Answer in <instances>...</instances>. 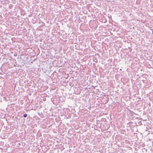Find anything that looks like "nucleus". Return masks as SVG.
<instances>
[{"instance_id": "obj_1", "label": "nucleus", "mask_w": 153, "mask_h": 153, "mask_svg": "<svg viewBox=\"0 0 153 153\" xmlns=\"http://www.w3.org/2000/svg\"><path fill=\"white\" fill-rule=\"evenodd\" d=\"M27 116V114H25L23 115V117H26Z\"/></svg>"}, {"instance_id": "obj_2", "label": "nucleus", "mask_w": 153, "mask_h": 153, "mask_svg": "<svg viewBox=\"0 0 153 153\" xmlns=\"http://www.w3.org/2000/svg\"><path fill=\"white\" fill-rule=\"evenodd\" d=\"M152 33H153V31H152Z\"/></svg>"}, {"instance_id": "obj_3", "label": "nucleus", "mask_w": 153, "mask_h": 153, "mask_svg": "<svg viewBox=\"0 0 153 153\" xmlns=\"http://www.w3.org/2000/svg\"><path fill=\"white\" fill-rule=\"evenodd\" d=\"M152 30H153V29H152Z\"/></svg>"}]
</instances>
